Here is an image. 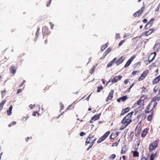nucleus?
Returning a JSON list of instances; mask_svg holds the SVG:
<instances>
[{
  "instance_id": "nucleus-1",
  "label": "nucleus",
  "mask_w": 160,
  "mask_h": 160,
  "mask_svg": "<svg viewBox=\"0 0 160 160\" xmlns=\"http://www.w3.org/2000/svg\"><path fill=\"white\" fill-rule=\"evenodd\" d=\"M132 111L128 113L122 120L121 123L122 124L120 128V130H123L132 121V116L133 113Z\"/></svg>"
},
{
  "instance_id": "nucleus-2",
  "label": "nucleus",
  "mask_w": 160,
  "mask_h": 160,
  "mask_svg": "<svg viewBox=\"0 0 160 160\" xmlns=\"http://www.w3.org/2000/svg\"><path fill=\"white\" fill-rule=\"evenodd\" d=\"M94 135L92 134H90L86 142L85 145H87L88 144H90V145L89 146L88 148L87 149V150H88L93 145V144L96 140V138H94Z\"/></svg>"
},
{
  "instance_id": "nucleus-3",
  "label": "nucleus",
  "mask_w": 160,
  "mask_h": 160,
  "mask_svg": "<svg viewBox=\"0 0 160 160\" xmlns=\"http://www.w3.org/2000/svg\"><path fill=\"white\" fill-rule=\"evenodd\" d=\"M158 140H155L151 143L149 146L148 149L149 152H152L154 150L158 147Z\"/></svg>"
},
{
  "instance_id": "nucleus-4",
  "label": "nucleus",
  "mask_w": 160,
  "mask_h": 160,
  "mask_svg": "<svg viewBox=\"0 0 160 160\" xmlns=\"http://www.w3.org/2000/svg\"><path fill=\"white\" fill-rule=\"evenodd\" d=\"M144 102L143 99H139L134 104L133 107L135 108H139L142 106L144 105Z\"/></svg>"
},
{
  "instance_id": "nucleus-5",
  "label": "nucleus",
  "mask_w": 160,
  "mask_h": 160,
  "mask_svg": "<svg viewBox=\"0 0 160 160\" xmlns=\"http://www.w3.org/2000/svg\"><path fill=\"white\" fill-rule=\"evenodd\" d=\"M110 133V131L106 132L102 136L98 139L97 141L98 143H99L104 141L108 136Z\"/></svg>"
},
{
  "instance_id": "nucleus-6",
  "label": "nucleus",
  "mask_w": 160,
  "mask_h": 160,
  "mask_svg": "<svg viewBox=\"0 0 160 160\" xmlns=\"http://www.w3.org/2000/svg\"><path fill=\"white\" fill-rule=\"evenodd\" d=\"M156 54L157 53L155 52L151 53L148 58V60L146 61L147 62V64H148L151 63L154 59Z\"/></svg>"
},
{
  "instance_id": "nucleus-7",
  "label": "nucleus",
  "mask_w": 160,
  "mask_h": 160,
  "mask_svg": "<svg viewBox=\"0 0 160 160\" xmlns=\"http://www.w3.org/2000/svg\"><path fill=\"white\" fill-rule=\"evenodd\" d=\"M149 71L148 69H145L141 74L140 76L138 79V81H141L143 80L146 77Z\"/></svg>"
},
{
  "instance_id": "nucleus-8",
  "label": "nucleus",
  "mask_w": 160,
  "mask_h": 160,
  "mask_svg": "<svg viewBox=\"0 0 160 160\" xmlns=\"http://www.w3.org/2000/svg\"><path fill=\"white\" fill-rule=\"evenodd\" d=\"M145 8V7L144 6L142 7L140 9H139L138 11L135 12L133 14V16L134 17H139L140 15L143 12Z\"/></svg>"
},
{
  "instance_id": "nucleus-9",
  "label": "nucleus",
  "mask_w": 160,
  "mask_h": 160,
  "mask_svg": "<svg viewBox=\"0 0 160 160\" xmlns=\"http://www.w3.org/2000/svg\"><path fill=\"white\" fill-rule=\"evenodd\" d=\"M136 56L135 55L132 56L127 61L124 66V68H126L131 63L133 60L135 58Z\"/></svg>"
},
{
  "instance_id": "nucleus-10",
  "label": "nucleus",
  "mask_w": 160,
  "mask_h": 160,
  "mask_svg": "<svg viewBox=\"0 0 160 160\" xmlns=\"http://www.w3.org/2000/svg\"><path fill=\"white\" fill-rule=\"evenodd\" d=\"M101 113H100L99 114H98L97 115H94L93 117L92 118V119L90 120V123H93L94 121L97 120L99 119Z\"/></svg>"
},
{
  "instance_id": "nucleus-11",
  "label": "nucleus",
  "mask_w": 160,
  "mask_h": 160,
  "mask_svg": "<svg viewBox=\"0 0 160 160\" xmlns=\"http://www.w3.org/2000/svg\"><path fill=\"white\" fill-rule=\"evenodd\" d=\"M137 128L138 129V131L137 133L135 134V135L136 137H138L140 135L142 129L141 125L138 123L137 126Z\"/></svg>"
},
{
  "instance_id": "nucleus-12",
  "label": "nucleus",
  "mask_w": 160,
  "mask_h": 160,
  "mask_svg": "<svg viewBox=\"0 0 160 160\" xmlns=\"http://www.w3.org/2000/svg\"><path fill=\"white\" fill-rule=\"evenodd\" d=\"M122 76L120 75L116 76L113 78L112 79L111 82L112 83H115L118 81L122 79Z\"/></svg>"
},
{
  "instance_id": "nucleus-13",
  "label": "nucleus",
  "mask_w": 160,
  "mask_h": 160,
  "mask_svg": "<svg viewBox=\"0 0 160 160\" xmlns=\"http://www.w3.org/2000/svg\"><path fill=\"white\" fill-rule=\"evenodd\" d=\"M154 29L153 28L149 29L148 31H146L142 35H144L146 36H147L151 34L154 31Z\"/></svg>"
},
{
  "instance_id": "nucleus-14",
  "label": "nucleus",
  "mask_w": 160,
  "mask_h": 160,
  "mask_svg": "<svg viewBox=\"0 0 160 160\" xmlns=\"http://www.w3.org/2000/svg\"><path fill=\"white\" fill-rule=\"evenodd\" d=\"M114 93V91L112 90L109 93L108 96L106 100V102H108L109 100H111L113 98V95Z\"/></svg>"
},
{
  "instance_id": "nucleus-15",
  "label": "nucleus",
  "mask_w": 160,
  "mask_h": 160,
  "mask_svg": "<svg viewBox=\"0 0 160 160\" xmlns=\"http://www.w3.org/2000/svg\"><path fill=\"white\" fill-rule=\"evenodd\" d=\"M42 32L43 35L44 36L47 35L50 33L48 28L45 26L43 27Z\"/></svg>"
},
{
  "instance_id": "nucleus-16",
  "label": "nucleus",
  "mask_w": 160,
  "mask_h": 160,
  "mask_svg": "<svg viewBox=\"0 0 160 160\" xmlns=\"http://www.w3.org/2000/svg\"><path fill=\"white\" fill-rule=\"evenodd\" d=\"M125 59V57L121 56L119 58L116 62L117 65H118L122 63Z\"/></svg>"
},
{
  "instance_id": "nucleus-17",
  "label": "nucleus",
  "mask_w": 160,
  "mask_h": 160,
  "mask_svg": "<svg viewBox=\"0 0 160 160\" xmlns=\"http://www.w3.org/2000/svg\"><path fill=\"white\" fill-rule=\"evenodd\" d=\"M160 81V75L152 81V83L155 84L158 83Z\"/></svg>"
},
{
  "instance_id": "nucleus-18",
  "label": "nucleus",
  "mask_w": 160,
  "mask_h": 160,
  "mask_svg": "<svg viewBox=\"0 0 160 160\" xmlns=\"http://www.w3.org/2000/svg\"><path fill=\"white\" fill-rule=\"evenodd\" d=\"M130 110V108L129 107H128L125 109H123L121 112V113L120 114L121 116H122L127 112H129Z\"/></svg>"
},
{
  "instance_id": "nucleus-19",
  "label": "nucleus",
  "mask_w": 160,
  "mask_h": 160,
  "mask_svg": "<svg viewBox=\"0 0 160 160\" xmlns=\"http://www.w3.org/2000/svg\"><path fill=\"white\" fill-rule=\"evenodd\" d=\"M148 129L146 128L144 129L142 131L141 135V136L142 138H144L146 135L147 134L148 132Z\"/></svg>"
},
{
  "instance_id": "nucleus-20",
  "label": "nucleus",
  "mask_w": 160,
  "mask_h": 160,
  "mask_svg": "<svg viewBox=\"0 0 160 160\" xmlns=\"http://www.w3.org/2000/svg\"><path fill=\"white\" fill-rule=\"evenodd\" d=\"M118 134L119 133L118 132H117L115 133H112L110 137V139H114L118 135Z\"/></svg>"
},
{
  "instance_id": "nucleus-21",
  "label": "nucleus",
  "mask_w": 160,
  "mask_h": 160,
  "mask_svg": "<svg viewBox=\"0 0 160 160\" xmlns=\"http://www.w3.org/2000/svg\"><path fill=\"white\" fill-rule=\"evenodd\" d=\"M17 68L15 67L11 66L10 69V72L12 74H14L16 72Z\"/></svg>"
},
{
  "instance_id": "nucleus-22",
  "label": "nucleus",
  "mask_w": 160,
  "mask_h": 160,
  "mask_svg": "<svg viewBox=\"0 0 160 160\" xmlns=\"http://www.w3.org/2000/svg\"><path fill=\"white\" fill-rule=\"evenodd\" d=\"M150 112H151V114L149 115H148L147 118V120L149 121H151L152 119V117L153 114V108L150 110Z\"/></svg>"
},
{
  "instance_id": "nucleus-23",
  "label": "nucleus",
  "mask_w": 160,
  "mask_h": 160,
  "mask_svg": "<svg viewBox=\"0 0 160 160\" xmlns=\"http://www.w3.org/2000/svg\"><path fill=\"white\" fill-rule=\"evenodd\" d=\"M112 48H109L107 49L105 52L103 53V56L105 57L112 50Z\"/></svg>"
},
{
  "instance_id": "nucleus-24",
  "label": "nucleus",
  "mask_w": 160,
  "mask_h": 160,
  "mask_svg": "<svg viewBox=\"0 0 160 160\" xmlns=\"http://www.w3.org/2000/svg\"><path fill=\"white\" fill-rule=\"evenodd\" d=\"M128 151V148L127 146L125 145L122 147V148L121 151V153L122 154H124L125 153Z\"/></svg>"
},
{
  "instance_id": "nucleus-25",
  "label": "nucleus",
  "mask_w": 160,
  "mask_h": 160,
  "mask_svg": "<svg viewBox=\"0 0 160 160\" xmlns=\"http://www.w3.org/2000/svg\"><path fill=\"white\" fill-rule=\"evenodd\" d=\"M116 58H115L113 59L111 61L109 62L108 63L107 67H109L111 66L112 65V64L116 61Z\"/></svg>"
},
{
  "instance_id": "nucleus-26",
  "label": "nucleus",
  "mask_w": 160,
  "mask_h": 160,
  "mask_svg": "<svg viewBox=\"0 0 160 160\" xmlns=\"http://www.w3.org/2000/svg\"><path fill=\"white\" fill-rule=\"evenodd\" d=\"M108 43H107L102 45L101 47V51H104L108 47Z\"/></svg>"
},
{
  "instance_id": "nucleus-27",
  "label": "nucleus",
  "mask_w": 160,
  "mask_h": 160,
  "mask_svg": "<svg viewBox=\"0 0 160 160\" xmlns=\"http://www.w3.org/2000/svg\"><path fill=\"white\" fill-rule=\"evenodd\" d=\"M154 18H152L147 23V25H149V28L152 26V24L154 21Z\"/></svg>"
},
{
  "instance_id": "nucleus-28",
  "label": "nucleus",
  "mask_w": 160,
  "mask_h": 160,
  "mask_svg": "<svg viewBox=\"0 0 160 160\" xmlns=\"http://www.w3.org/2000/svg\"><path fill=\"white\" fill-rule=\"evenodd\" d=\"M150 106V104H149L147 106L145 110V112L146 113H148L150 112H151L150 110V111L149 110Z\"/></svg>"
},
{
  "instance_id": "nucleus-29",
  "label": "nucleus",
  "mask_w": 160,
  "mask_h": 160,
  "mask_svg": "<svg viewBox=\"0 0 160 160\" xmlns=\"http://www.w3.org/2000/svg\"><path fill=\"white\" fill-rule=\"evenodd\" d=\"M96 65L94 66L92 68H91L89 71V73L91 74H92L93 73L95 70L96 69Z\"/></svg>"
},
{
  "instance_id": "nucleus-30",
  "label": "nucleus",
  "mask_w": 160,
  "mask_h": 160,
  "mask_svg": "<svg viewBox=\"0 0 160 160\" xmlns=\"http://www.w3.org/2000/svg\"><path fill=\"white\" fill-rule=\"evenodd\" d=\"M128 98L127 96L126 95L124 96L121 97V100L123 102L127 100Z\"/></svg>"
},
{
  "instance_id": "nucleus-31",
  "label": "nucleus",
  "mask_w": 160,
  "mask_h": 160,
  "mask_svg": "<svg viewBox=\"0 0 160 160\" xmlns=\"http://www.w3.org/2000/svg\"><path fill=\"white\" fill-rule=\"evenodd\" d=\"M133 156L137 157L139 156V153L137 151H133Z\"/></svg>"
},
{
  "instance_id": "nucleus-32",
  "label": "nucleus",
  "mask_w": 160,
  "mask_h": 160,
  "mask_svg": "<svg viewBox=\"0 0 160 160\" xmlns=\"http://www.w3.org/2000/svg\"><path fill=\"white\" fill-rule=\"evenodd\" d=\"M120 141V139H119V140L117 141L115 143H113L112 145V147H114V146H117L118 143H119Z\"/></svg>"
},
{
  "instance_id": "nucleus-33",
  "label": "nucleus",
  "mask_w": 160,
  "mask_h": 160,
  "mask_svg": "<svg viewBox=\"0 0 160 160\" xmlns=\"http://www.w3.org/2000/svg\"><path fill=\"white\" fill-rule=\"evenodd\" d=\"M153 100L154 101H158L160 100V97L159 96H155L153 98Z\"/></svg>"
},
{
  "instance_id": "nucleus-34",
  "label": "nucleus",
  "mask_w": 160,
  "mask_h": 160,
  "mask_svg": "<svg viewBox=\"0 0 160 160\" xmlns=\"http://www.w3.org/2000/svg\"><path fill=\"white\" fill-rule=\"evenodd\" d=\"M16 124V122L15 121H12L8 125L9 127L12 126V125H15Z\"/></svg>"
},
{
  "instance_id": "nucleus-35",
  "label": "nucleus",
  "mask_w": 160,
  "mask_h": 160,
  "mask_svg": "<svg viewBox=\"0 0 160 160\" xmlns=\"http://www.w3.org/2000/svg\"><path fill=\"white\" fill-rule=\"evenodd\" d=\"M6 90H4L3 91H1V93L2 94V98H3L5 93H6Z\"/></svg>"
},
{
  "instance_id": "nucleus-36",
  "label": "nucleus",
  "mask_w": 160,
  "mask_h": 160,
  "mask_svg": "<svg viewBox=\"0 0 160 160\" xmlns=\"http://www.w3.org/2000/svg\"><path fill=\"white\" fill-rule=\"evenodd\" d=\"M29 118V117L27 116L26 117H23L22 118V120L23 121H26Z\"/></svg>"
},
{
  "instance_id": "nucleus-37",
  "label": "nucleus",
  "mask_w": 160,
  "mask_h": 160,
  "mask_svg": "<svg viewBox=\"0 0 160 160\" xmlns=\"http://www.w3.org/2000/svg\"><path fill=\"white\" fill-rule=\"evenodd\" d=\"M98 90H97V92H100L103 89V87L102 86H101L100 87H98Z\"/></svg>"
},
{
  "instance_id": "nucleus-38",
  "label": "nucleus",
  "mask_w": 160,
  "mask_h": 160,
  "mask_svg": "<svg viewBox=\"0 0 160 160\" xmlns=\"http://www.w3.org/2000/svg\"><path fill=\"white\" fill-rule=\"evenodd\" d=\"M134 132H131L129 135V137H130V138L131 139H132L133 138V137L134 136Z\"/></svg>"
},
{
  "instance_id": "nucleus-39",
  "label": "nucleus",
  "mask_w": 160,
  "mask_h": 160,
  "mask_svg": "<svg viewBox=\"0 0 160 160\" xmlns=\"http://www.w3.org/2000/svg\"><path fill=\"white\" fill-rule=\"evenodd\" d=\"M140 72L138 71H134L132 72V74L133 76H134L137 73H138Z\"/></svg>"
},
{
  "instance_id": "nucleus-40",
  "label": "nucleus",
  "mask_w": 160,
  "mask_h": 160,
  "mask_svg": "<svg viewBox=\"0 0 160 160\" xmlns=\"http://www.w3.org/2000/svg\"><path fill=\"white\" fill-rule=\"evenodd\" d=\"M7 114L8 116H10L12 114V111L11 110H10L9 109L7 111Z\"/></svg>"
},
{
  "instance_id": "nucleus-41",
  "label": "nucleus",
  "mask_w": 160,
  "mask_h": 160,
  "mask_svg": "<svg viewBox=\"0 0 160 160\" xmlns=\"http://www.w3.org/2000/svg\"><path fill=\"white\" fill-rule=\"evenodd\" d=\"M125 40H122L118 44V46H121V45H122V44L124 43V42H125Z\"/></svg>"
},
{
  "instance_id": "nucleus-42",
  "label": "nucleus",
  "mask_w": 160,
  "mask_h": 160,
  "mask_svg": "<svg viewBox=\"0 0 160 160\" xmlns=\"http://www.w3.org/2000/svg\"><path fill=\"white\" fill-rule=\"evenodd\" d=\"M120 37V35L119 33H117L115 35V38L116 39H117L119 38Z\"/></svg>"
},
{
  "instance_id": "nucleus-43",
  "label": "nucleus",
  "mask_w": 160,
  "mask_h": 160,
  "mask_svg": "<svg viewBox=\"0 0 160 160\" xmlns=\"http://www.w3.org/2000/svg\"><path fill=\"white\" fill-rule=\"evenodd\" d=\"M6 100H3L2 102L0 103V105L3 107V106L5 102H6Z\"/></svg>"
},
{
  "instance_id": "nucleus-44",
  "label": "nucleus",
  "mask_w": 160,
  "mask_h": 160,
  "mask_svg": "<svg viewBox=\"0 0 160 160\" xmlns=\"http://www.w3.org/2000/svg\"><path fill=\"white\" fill-rule=\"evenodd\" d=\"M6 100H3L2 102L0 103V105L3 107V106L5 102H6Z\"/></svg>"
},
{
  "instance_id": "nucleus-45",
  "label": "nucleus",
  "mask_w": 160,
  "mask_h": 160,
  "mask_svg": "<svg viewBox=\"0 0 160 160\" xmlns=\"http://www.w3.org/2000/svg\"><path fill=\"white\" fill-rule=\"evenodd\" d=\"M134 83H133L129 87V88L127 90V91L128 92H130V89L131 88L134 86Z\"/></svg>"
},
{
  "instance_id": "nucleus-46",
  "label": "nucleus",
  "mask_w": 160,
  "mask_h": 160,
  "mask_svg": "<svg viewBox=\"0 0 160 160\" xmlns=\"http://www.w3.org/2000/svg\"><path fill=\"white\" fill-rule=\"evenodd\" d=\"M39 28H38L37 29V32L36 33V37H38V35L39 33Z\"/></svg>"
},
{
  "instance_id": "nucleus-47",
  "label": "nucleus",
  "mask_w": 160,
  "mask_h": 160,
  "mask_svg": "<svg viewBox=\"0 0 160 160\" xmlns=\"http://www.w3.org/2000/svg\"><path fill=\"white\" fill-rule=\"evenodd\" d=\"M158 87H157V86H156L153 89V91L154 92H156L157 91H158Z\"/></svg>"
},
{
  "instance_id": "nucleus-48",
  "label": "nucleus",
  "mask_w": 160,
  "mask_h": 160,
  "mask_svg": "<svg viewBox=\"0 0 160 160\" xmlns=\"http://www.w3.org/2000/svg\"><path fill=\"white\" fill-rule=\"evenodd\" d=\"M115 157H116V155L115 154H113L110 155L109 158L110 159L114 158H115Z\"/></svg>"
},
{
  "instance_id": "nucleus-49",
  "label": "nucleus",
  "mask_w": 160,
  "mask_h": 160,
  "mask_svg": "<svg viewBox=\"0 0 160 160\" xmlns=\"http://www.w3.org/2000/svg\"><path fill=\"white\" fill-rule=\"evenodd\" d=\"M49 23L50 25L51 26V29H53V27H54V25L53 24L52 22H49Z\"/></svg>"
},
{
  "instance_id": "nucleus-50",
  "label": "nucleus",
  "mask_w": 160,
  "mask_h": 160,
  "mask_svg": "<svg viewBox=\"0 0 160 160\" xmlns=\"http://www.w3.org/2000/svg\"><path fill=\"white\" fill-rule=\"evenodd\" d=\"M60 108H61V110H62L63 109V108H64V105L61 102H60Z\"/></svg>"
},
{
  "instance_id": "nucleus-51",
  "label": "nucleus",
  "mask_w": 160,
  "mask_h": 160,
  "mask_svg": "<svg viewBox=\"0 0 160 160\" xmlns=\"http://www.w3.org/2000/svg\"><path fill=\"white\" fill-rule=\"evenodd\" d=\"M146 98V97H145V96L144 95H142L141 96V97L140 99H145Z\"/></svg>"
},
{
  "instance_id": "nucleus-52",
  "label": "nucleus",
  "mask_w": 160,
  "mask_h": 160,
  "mask_svg": "<svg viewBox=\"0 0 160 160\" xmlns=\"http://www.w3.org/2000/svg\"><path fill=\"white\" fill-rule=\"evenodd\" d=\"M160 8V3H159V4L158 6L157 7V8L156 9L155 11H158L159 10V9Z\"/></svg>"
},
{
  "instance_id": "nucleus-53",
  "label": "nucleus",
  "mask_w": 160,
  "mask_h": 160,
  "mask_svg": "<svg viewBox=\"0 0 160 160\" xmlns=\"http://www.w3.org/2000/svg\"><path fill=\"white\" fill-rule=\"evenodd\" d=\"M26 82V81L25 80H24L23 81V82L21 83V84H20V85L19 86V87H21L23 85V84H24V83Z\"/></svg>"
},
{
  "instance_id": "nucleus-54",
  "label": "nucleus",
  "mask_w": 160,
  "mask_h": 160,
  "mask_svg": "<svg viewBox=\"0 0 160 160\" xmlns=\"http://www.w3.org/2000/svg\"><path fill=\"white\" fill-rule=\"evenodd\" d=\"M85 134L86 133L84 132H81L79 134V135L80 136H83V135H85Z\"/></svg>"
},
{
  "instance_id": "nucleus-55",
  "label": "nucleus",
  "mask_w": 160,
  "mask_h": 160,
  "mask_svg": "<svg viewBox=\"0 0 160 160\" xmlns=\"http://www.w3.org/2000/svg\"><path fill=\"white\" fill-rule=\"evenodd\" d=\"M22 92V90L21 89H19L17 91V94H18Z\"/></svg>"
},
{
  "instance_id": "nucleus-56",
  "label": "nucleus",
  "mask_w": 160,
  "mask_h": 160,
  "mask_svg": "<svg viewBox=\"0 0 160 160\" xmlns=\"http://www.w3.org/2000/svg\"><path fill=\"white\" fill-rule=\"evenodd\" d=\"M155 157H154V156H153L152 155V154L151 156H150V159L151 160H153L154 158Z\"/></svg>"
},
{
  "instance_id": "nucleus-57",
  "label": "nucleus",
  "mask_w": 160,
  "mask_h": 160,
  "mask_svg": "<svg viewBox=\"0 0 160 160\" xmlns=\"http://www.w3.org/2000/svg\"><path fill=\"white\" fill-rule=\"evenodd\" d=\"M51 1L52 0H50L48 2V3L46 5L47 7H48L50 5Z\"/></svg>"
},
{
  "instance_id": "nucleus-58",
  "label": "nucleus",
  "mask_w": 160,
  "mask_h": 160,
  "mask_svg": "<svg viewBox=\"0 0 160 160\" xmlns=\"http://www.w3.org/2000/svg\"><path fill=\"white\" fill-rule=\"evenodd\" d=\"M35 106V105H32V104H30V105H29V107L30 108L32 109L33 108V107H34Z\"/></svg>"
},
{
  "instance_id": "nucleus-59",
  "label": "nucleus",
  "mask_w": 160,
  "mask_h": 160,
  "mask_svg": "<svg viewBox=\"0 0 160 160\" xmlns=\"http://www.w3.org/2000/svg\"><path fill=\"white\" fill-rule=\"evenodd\" d=\"M38 113V112L37 111L34 112L32 113V115L35 116L36 115V114Z\"/></svg>"
},
{
  "instance_id": "nucleus-60",
  "label": "nucleus",
  "mask_w": 160,
  "mask_h": 160,
  "mask_svg": "<svg viewBox=\"0 0 160 160\" xmlns=\"http://www.w3.org/2000/svg\"><path fill=\"white\" fill-rule=\"evenodd\" d=\"M148 21V20L147 19H144L143 20H142V22L144 23H146V22H147Z\"/></svg>"
},
{
  "instance_id": "nucleus-61",
  "label": "nucleus",
  "mask_w": 160,
  "mask_h": 160,
  "mask_svg": "<svg viewBox=\"0 0 160 160\" xmlns=\"http://www.w3.org/2000/svg\"><path fill=\"white\" fill-rule=\"evenodd\" d=\"M152 154V155L153 156H154V157L155 158L158 156V155H157V152H156L155 153Z\"/></svg>"
},
{
  "instance_id": "nucleus-62",
  "label": "nucleus",
  "mask_w": 160,
  "mask_h": 160,
  "mask_svg": "<svg viewBox=\"0 0 160 160\" xmlns=\"http://www.w3.org/2000/svg\"><path fill=\"white\" fill-rule=\"evenodd\" d=\"M31 138V139H32V137H30V138L29 137H27V138H26L25 139V140H26V141H27V142H28V140L30 139V138Z\"/></svg>"
},
{
  "instance_id": "nucleus-63",
  "label": "nucleus",
  "mask_w": 160,
  "mask_h": 160,
  "mask_svg": "<svg viewBox=\"0 0 160 160\" xmlns=\"http://www.w3.org/2000/svg\"><path fill=\"white\" fill-rule=\"evenodd\" d=\"M128 79H126L124 81V83H125V84H126L128 83Z\"/></svg>"
},
{
  "instance_id": "nucleus-64",
  "label": "nucleus",
  "mask_w": 160,
  "mask_h": 160,
  "mask_svg": "<svg viewBox=\"0 0 160 160\" xmlns=\"http://www.w3.org/2000/svg\"><path fill=\"white\" fill-rule=\"evenodd\" d=\"M147 159L145 157H142V158L140 160H147Z\"/></svg>"
}]
</instances>
